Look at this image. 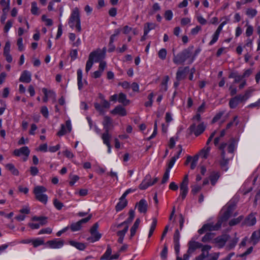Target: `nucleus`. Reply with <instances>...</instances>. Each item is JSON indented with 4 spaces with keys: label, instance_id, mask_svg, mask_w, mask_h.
Returning a JSON list of instances; mask_svg holds the SVG:
<instances>
[{
    "label": "nucleus",
    "instance_id": "obj_57",
    "mask_svg": "<svg viewBox=\"0 0 260 260\" xmlns=\"http://www.w3.org/2000/svg\"><path fill=\"white\" fill-rule=\"evenodd\" d=\"M124 228L122 230L117 232V234L118 236L124 237L125 234L127 233L128 229V225H124Z\"/></svg>",
    "mask_w": 260,
    "mask_h": 260
},
{
    "label": "nucleus",
    "instance_id": "obj_3",
    "mask_svg": "<svg viewBox=\"0 0 260 260\" xmlns=\"http://www.w3.org/2000/svg\"><path fill=\"white\" fill-rule=\"evenodd\" d=\"M46 191L47 189L46 187L40 185L35 187L33 191L36 199L44 204H46L48 202V196L45 194Z\"/></svg>",
    "mask_w": 260,
    "mask_h": 260
},
{
    "label": "nucleus",
    "instance_id": "obj_31",
    "mask_svg": "<svg viewBox=\"0 0 260 260\" xmlns=\"http://www.w3.org/2000/svg\"><path fill=\"white\" fill-rule=\"evenodd\" d=\"M210 151V147L209 146L203 148L199 152V155L201 158L206 159L208 157Z\"/></svg>",
    "mask_w": 260,
    "mask_h": 260
},
{
    "label": "nucleus",
    "instance_id": "obj_62",
    "mask_svg": "<svg viewBox=\"0 0 260 260\" xmlns=\"http://www.w3.org/2000/svg\"><path fill=\"white\" fill-rule=\"evenodd\" d=\"M79 177L77 175H72L70 176V181L69 184L71 186H73L75 183L79 180Z\"/></svg>",
    "mask_w": 260,
    "mask_h": 260
},
{
    "label": "nucleus",
    "instance_id": "obj_41",
    "mask_svg": "<svg viewBox=\"0 0 260 260\" xmlns=\"http://www.w3.org/2000/svg\"><path fill=\"white\" fill-rule=\"evenodd\" d=\"M30 11L33 15H39V8L37 7V4L36 2H33L31 3Z\"/></svg>",
    "mask_w": 260,
    "mask_h": 260
},
{
    "label": "nucleus",
    "instance_id": "obj_61",
    "mask_svg": "<svg viewBox=\"0 0 260 260\" xmlns=\"http://www.w3.org/2000/svg\"><path fill=\"white\" fill-rule=\"evenodd\" d=\"M42 20L45 22V24L47 26H51L53 24L52 20L51 19L47 18L46 16L43 15L42 16Z\"/></svg>",
    "mask_w": 260,
    "mask_h": 260
},
{
    "label": "nucleus",
    "instance_id": "obj_58",
    "mask_svg": "<svg viewBox=\"0 0 260 260\" xmlns=\"http://www.w3.org/2000/svg\"><path fill=\"white\" fill-rule=\"evenodd\" d=\"M13 24V20H9L7 22L6 24L4 27V31L5 32H8L11 27L12 26Z\"/></svg>",
    "mask_w": 260,
    "mask_h": 260
},
{
    "label": "nucleus",
    "instance_id": "obj_59",
    "mask_svg": "<svg viewBox=\"0 0 260 260\" xmlns=\"http://www.w3.org/2000/svg\"><path fill=\"white\" fill-rule=\"evenodd\" d=\"M219 35L214 32V34L212 35V40L209 43V45L210 46H212L214 44H215L219 38Z\"/></svg>",
    "mask_w": 260,
    "mask_h": 260
},
{
    "label": "nucleus",
    "instance_id": "obj_10",
    "mask_svg": "<svg viewBox=\"0 0 260 260\" xmlns=\"http://www.w3.org/2000/svg\"><path fill=\"white\" fill-rule=\"evenodd\" d=\"M46 244L50 248L58 249L61 248L64 245V241L59 239H55L47 242Z\"/></svg>",
    "mask_w": 260,
    "mask_h": 260
},
{
    "label": "nucleus",
    "instance_id": "obj_48",
    "mask_svg": "<svg viewBox=\"0 0 260 260\" xmlns=\"http://www.w3.org/2000/svg\"><path fill=\"white\" fill-rule=\"evenodd\" d=\"M215 242L219 247H222L225 245L226 240L224 238L218 237L215 239Z\"/></svg>",
    "mask_w": 260,
    "mask_h": 260
},
{
    "label": "nucleus",
    "instance_id": "obj_47",
    "mask_svg": "<svg viewBox=\"0 0 260 260\" xmlns=\"http://www.w3.org/2000/svg\"><path fill=\"white\" fill-rule=\"evenodd\" d=\"M70 228L73 232L79 231L81 229V225L78 221L75 223H73L71 224Z\"/></svg>",
    "mask_w": 260,
    "mask_h": 260
},
{
    "label": "nucleus",
    "instance_id": "obj_30",
    "mask_svg": "<svg viewBox=\"0 0 260 260\" xmlns=\"http://www.w3.org/2000/svg\"><path fill=\"white\" fill-rule=\"evenodd\" d=\"M140 219L137 218L130 230V238H132L136 234V231L140 223Z\"/></svg>",
    "mask_w": 260,
    "mask_h": 260
},
{
    "label": "nucleus",
    "instance_id": "obj_54",
    "mask_svg": "<svg viewBox=\"0 0 260 260\" xmlns=\"http://www.w3.org/2000/svg\"><path fill=\"white\" fill-rule=\"evenodd\" d=\"M219 256V252H214L209 253L208 257L207 258V260H217Z\"/></svg>",
    "mask_w": 260,
    "mask_h": 260
},
{
    "label": "nucleus",
    "instance_id": "obj_19",
    "mask_svg": "<svg viewBox=\"0 0 260 260\" xmlns=\"http://www.w3.org/2000/svg\"><path fill=\"white\" fill-rule=\"evenodd\" d=\"M256 222L255 214L251 213L246 218L244 221L242 223V224L250 226L254 225L256 223Z\"/></svg>",
    "mask_w": 260,
    "mask_h": 260
},
{
    "label": "nucleus",
    "instance_id": "obj_7",
    "mask_svg": "<svg viewBox=\"0 0 260 260\" xmlns=\"http://www.w3.org/2000/svg\"><path fill=\"white\" fill-rule=\"evenodd\" d=\"M106 49L104 47L102 50L98 49L91 52L89 57L91 56V59L95 62L101 61L105 57Z\"/></svg>",
    "mask_w": 260,
    "mask_h": 260
},
{
    "label": "nucleus",
    "instance_id": "obj_40",
    "mask_svg": "<svg viewBox=\"0 0 260 260\" xmlns=\"http://www.w3.org/2000/svg\"><path fill=\"white\" fill-rule=\"evenodd\" d=\"M157 224V219L156 218H153L152 222L150 226L149 232L148 237L150 238L153 234Z\"/></svg>",
    "mask_w": 260,
    "mask_h": 260
},
{
    "label": "nucleus",
    "instance_id": "obj_13",
    "mask_svg": "<svg viewBox=\"0 0 260 260\" xmlns=\"http://www.w3.org/2000/svg\"><path fill=\"white\" fill-rule=\"evenodd\" d=\"M77 75L78 87L79 90H81L83 89V87L85 85H87L88 84V82L86 80H84L83 81V73L82 70L81 69H79L77 70Z\"/></svg>",
    "mask_w": 260,
    "mask_h": 260
},
{
    "label": "nucleus",
    "instance_id": "obj_53",
    "mask_svg": "<svg viewBox=\"0 0 260 260\" xmlns=\"http://www.w3.org/2000/svg\"><path fill=\"white\" fill-rule=\"evenodd\" d=\"M247 28L246 29L245 34L247 37H250L253 34V27L251 25H248L246 24Z\"/></svg>",
    "mask_w": 260,
    "mask_h": 260
},
{
    "label": "nucleus",
    "instance_id": "obj_26",
    "mask_svg": "<svg viewBox=\"0 0 260 260\" xmlns=\"http://www.w3.org/2000/svg\"><path fill=\"white\" fill-rule=\"evenodd\" d=\"M178 147L180 148L178 154L176 156H174L171 158L168 164V168H167L166 170L170 171L171 169L173 167L176 160L179 157V155L182 152V147L181 145H179Z\"/></svg>",
    "mask_w": 260,
    "mask_h": 260
},
{
    "label": "nucleus",
    "instance_id": "obj_15",
    "mask_svg": "<svg viewBox=\"0 0 260 260\" xmlns=\"http://www.w3.org/2000/svg\"><path fill=\"white\" fill-rule=\"evenodd\" d=\"M190 131L196 136L201 134L205 129V127L203 123L199 124L197 126L194 124L191 125L190 127Z\"/></svg>",
    "mask_w": 260,
    "mask_h": 260
},
{
    "label": "nucleus",
    "instance_id": "obj_63",
    "mask_svg": "<svg viewBox=\"0 0 260 260\" xmlns=\"http://www.w3.org/2000/svg\"><path fill=\"white\" fill-rule=\"evenodd\" d=\"M253 89L252 88H249L247 89L244 94V95H242L243 96V101L247 100L250 96L252 92L253 91Z\"/></svg>",
    "mask_w": 260,
    "mask_h": 260
},
{
    "label": "nucleus",
    "instance_id": "obj_18",
    "mask_svg": "<svg viewBox=\"0 0 260 260\" xmlns=\"http://www.w3.org/2000/svg\"><path fill=\"white\" fill-rule=\"evenodd\" d=\"M110 113L113 115H118L121 116H124L127 114L125 109L121 105L116 106L110 111Z\"/></svg>",
    "mask_w": 260,
    "mask_h": 260
},
{
    "label": "nucleus",
    "instance_id": "obj_35",
    "mask_svg": "<svg viewBox=\"0 0 260 260\" xmlns=\"http://www.w3.org/2000/svg\"><path fill=\"white\" fill-rule=\"evenodd\" d=\"M0 4L3 7V12L8 13L10 9V0H1Z\"/></svg>",
    "mask_w": 260,
    "mask_h": 260
},
{
    "label": "nucleus",
    "instance_id": "obj_25",
    "mask_svg": "<svg viewBox=\"0 0 260 260\" xmlns=\"http://www.w3.org/2000/svg\"><path fill=\"white\" fill-rule=\"evenodd\" d=\"M189 247L187 250L188 253H192L198 248H201L203 244L198 242L190 241L188 243Z\"/></svg>",
    "mask_w": 260,
    "mask_h": 260
},
{
    "label": "nucleus",
    "instance_id": "obj_37",
    "mask_svg": "<svg viewBox=\"0 0 260 260\" xmlns=\"http://www.w3.org/2000/svg\"><path fill=\"white\" fill-rule=\"evenodd\" d=\"M251 240L254 245H255L260 241V233L257 231H254L251 236Z\"/></svg>",
    "mask_w": 260,
    "mask_h": 260
},
{
    "label": "nucleus",
    "instance_id": "obj_46",
    "mask_svg": "<svg viewBox=\"0 0 260 260\" xmlns=\"http://www.w3.org/2000/svg\"><path fill=\"white\" fill-rule=\"evenodd\" d=\"M93 62L94 61H93V60L91 59V56L89 57L88 59L86 62L85 67V71L86 73H87L91 69L93 64Z\"/></svg>",
    "mask_w": 260,
    "mask_h": 260
},
{
    "label": "nucleus",
    "instance_id": "obj_50",
    "mask_svg": "<svg viewBox=\"0 0 260 260\" xmlns=\"http://www.w3.org/2000/svg\"><path fill=\"white\" fill-rule=\"evenodd\" d=\"M213 234L211 233H207L202 238V241L203 242H207L211 240L213 238Z\"/></svg>",
    "mask_w": 260,
    "mask_h": 260
},
{
    "label": "nucleus",
    "instance_id": "obj_44",
    "mask_svg": "<svg viewBox=\"0 0 260 260\" xmlns=\"http://www.w3.org/2000/svg\"><path fill=\"white\" fill-rule=\"evenodd\" d=\"M243 219V216H240L238 218L233 219L229 222V225L230 226H234L239 223Z\"/></svg>",
    "mask_w": 260,
    "mask_h": 260
},
{
    "label": "nucleus",
    "instance_id": "obj_32",
    "mask_svg": "<svg viewBox=\"0 0 260 260\" xmlns=\"http://www.w3.org/2000/svg\"><path fill=\"white\" fill-rule=\"evenodd\" d=\"M90 234L91 237H88L87 240L92 243L99 241L102 237V235L99 232H93Z\"/></svg>",
    "mask_w": 260,
    "mask_h": 260
},
{
    "label": "nucleus",
    "instance_id": "obj_29",
    "mask_svg": "<svg viewBox=\"0 0 260 260\" xmlns=\"http://www.w3.org/2000/svg\"><path fill=\"white\" fill-rule=\"evenodd\" d=\"M135 217V211L133 210H130L129 211V217L123 222L119 224L117 226L118 228H120L123 225H128V223L132 222Z\"/></svg>",
    "mask_w": 260,
    "mask_h": 260
},
{
    "label": "nucleus",
    "instance_id": "obj_23",
    "mask_svg": "<svg viewBox=\"0 0 260 260\" xmlns=\"http://www.w3.org/2000/svg\"><path fill=\"white\" fill-rule=\"evenodd\" d=\"M42 92L44 94V97L43 98L44 102H47L49 98H51L54 100H55L56 94L53 91L48 90L46 88H43L42 89Z\"/></svg>",
    "mask_w": 260,
    "mask_h": 260
},
{
    "label": "nucleus",
    "instance_id": "obj_52",
    "mask_svg": "<svg viewBox=\"0 0 260 260\" xmlns=\"http://www.w3.org/2000/svg\"><path fill=\"white\" fill-rule=\"evenodd\" d=\"M191 192L193 194H196L199 192L202 189V186L199 184H194L191 186Z\"/></svg>",
    "mask_w": 260,
    "mask_h": 260
},
{
    "label": "nucleus",
    "instance_id": "obj_34",
    "mask_svg": "<svg viewBox=\"0 0 260 260\" xmlns=\"http://www.w3.org/2000/svg\"><path fill=\"white\" fill-rule=\"evenodd\" d=\"M112 249L110 246H108L105 252L101 256V260H111Z\"/></svg>",
    "mask_w": 260,
    "mask_h": 260
},
{
    "label": "nucleus",
    "instance_id": "obj_5",
    "mask_svg": "<svg viewBox=\"0 0 260 260\" xmlns=\"http://www.w3.org/2000/svg\"><path fill=\"white\" fill-rule=\"evenodd\" d=\"M188 176L186 175L180 186V196L177 199V202H182L186 198L188 192Z\"/></svg>",
    "mask_w": 260,
    "mask_h": 260
},
{
    "label": "nucleus",
    "instance_id": "obj_4",
    "mask_svg": "<svg viewBox=\"0 0 260 260\" xmlns=\"http://www.w3.org/2000/svg\"><path fill=\"white\" fill-rule=\"evenodd\" d=\"M236 142L234 140H231L228 143H223L219 147V149L222 151L221 156L223 159L224 162H221L220 164L221 166L224 165L228 163V160L225 158L224 151L225 148L228 146V150L229 153H233L236 148Z\"/></svg>",
    "mask_w": 260,
    "mask_h": 260
},
{
    "label": "nucleus",
    "instance_id": "obj_20",
    "mask_svg": "<svg viewBox=\"0 0 260 260\" xmlns=\"http://www.w3.org/2000/svg\"><path fill=\"white\" fill-rule=\"evenodd\" d=\"M138 211L141 213H146L147 211L148 204L145 199H141L137 204Z\"/></svg>",
    "mask_w": 260,
    "mask_h": 260
},
{
    "label": "nucleus",
    "instance_id": "obj_55",
    "mask_svg": "<svg viewBox=\"0 0 260 260\" xmlns=\"http://www.w3.org/2000/svg\"><path fill=\"white\" fill-rule=\"evenodd\" d=\"M17 45L18 47V50L20 51H22L24 50V47L23 44L22 38L20 37L18 39L17 41Z\"/></svg>",
    "mask_w": 260,
    "mask_h": 260
},
{
    "label": "nucleus",
    "instance_id": "obj_21",
    "mask_svg": "<svg viewBox=\"0 0 260 260\" xmlns=\"http://www.w3.org/2000/svg\"><path fill=\"white\" fill-rule=\"evenodd\" d=\"M189 68L186 67L185 68L180 67L176 73V79L178 81L183 80L185 78L186 73L188 71Z\"/></svg>",
    "mask_w": 260,
    "mask_h": 260
},
{
    "label": "nucleus",
    "instance_id": "obj_9",
    "mask_svg": "<svg viewBox=\"0 0 260 260\" xmlns=\"http://www.w3.org/2000/svg\"><path fill=\"white\" fill-rule=\"evenodd\" d=\"M72 127L71 121L70 120H68L66 122V126L62 124H61V128L57 133V136L59 137L62 136L66 135L67 133H70L72 131Z\"/></svg>",
    "mask_w": 260,
    "mask_h": 260
},
{
    "label": "nucleus",
    "instance_id": "obj_36",
    "mask_svg": "<svg viewBox=\"0 0 260 260\" xmlns=\"http://www.w3.org/2000/svg\"><path fill=\"white\" fill-rule=\"evenodd\" d=\"M111 137V136L109 134V132L105 131L102 135V139L103 141L104 144L106 145H109L110 143V139Z\"/></svg>",
    "mask_w": 260,
    "mask_h": 260
},
{
    "label": "nucleus",
    "instance_id": "obj_28",
    "mask_svg": "<svg viewBox=\"0 0 260 260\" xmlns=\"http://www.w3.org/2000/svg\"><path fill=\"white\" fill-rule=\"evenodd\" d=\"M220 177V174L218 172H213L209 176V179L212 186H214Z\"/></svg>",
    "mask_w": 260,
    "mask_h": 260
},
{
    "label": "nucleus",
    "instance_id": "obj_16",
    "mask_svg": "<svg viewBox=\"0 0 260 260\" xmlns=\"http://www.w3.org/2000/svg\"><path fill=\"white\" fill-rule=\"evenodd\" d=\"M243 96L242 94H239L232 98L229 102V106L231 108H235L240 102L243 101Z\"/></svg>",
    "mask_w": 260,
    "mask_h": 260
},
{
    "label": "nucleus",
    "instance_id": "obj_42",
    "mask_svg": "<svg viewBox=\"0 0 260 260\" xmlns=\"http://www.w3.org/2000/svg\"><path fill=\"white\" fill-rule=\"evenodd\" d=\"M31 243L34 247H37L44 244V241L41 238H36L35 239H32Z\"/></svg>",
    "mask_w": 260,
    "mask_h": 260
},
{
    "label": "nucleus",
    "instance_id": "obj_49",
    "mask_svg": "<svg viewBox=\"0 0 260 260\" xmlns=\"http://www.w3.org/2000/svg\"><path fill=\"white\" fill-rule=\"evenodd\" d=\"M158 56L159 58L162 60H164L166 58L167 56V50L166 49L162 48L158 52Z\"/></svg>",
    "mask_w": 260,
    "mask_h": 260
},
{
    "label": "nucleus",
    "instance_id": "obj_33",
    "mask_svg": "<svg viewBox=\"0 0 260 260\" xmlns=\"http://www.w3.org/2000/svg\"><path fill=\"white\" fill-rule=\"evenodd\" d=\"M69 243L71 245L80 250H83L86 248L85 245L83 243L78 242L75 241H70Z\"/></svg>",
    "mask_w": 260,
    "mask_h": 260
},
{
    "label": "nucleus",
    "instance_id": "obj_45",
    "mask_svg": "<svg viewBox=\"0 0 260 260\" xmlns=\"http://www.w3.org/2000/svg\"><path fill=\"white\" fill-rule=\"evenodd\" d=\"M257 13V12L256 9H252V8H248L247 9L246 14V15L251 17L253 18L255 17Z\"/></svg>",
    "mask_w": 260,
    "mask_h": 260
},
{
    "label": "nucleus",
    "instance_id": "obj_51",
    "mask_svg": "<svg viewBox=\"0 0 260 260\" xmlns=\"http://www.w3.org/2000/svg\"><path fill=\"white\" fill-rule=\"evenodd\" d=\"M53 205L54 207L58 210H61L63 206V203L60 202L57 199H54L53 200Z\"/></svg>",
    "mask_w": 260,
    "mask_h": 260
},
{
    "label": "nucleus",
    "instance_id": "obj_8",
    "mask_svg": "<svg viewBox=\"0 0 260 260\" xmlns=\"http://www.w3.org/2000/svg\"><path fill=\"white\" fill-rule=\"evenodd\" d=\"M151 176L149 174H147L145 177L144 179L141 182V183L139 185V188L141 190H145L149 186H152L155 183H156L158 179L157 178H155L154 179L153 181L151 180Z\"/></svg>",
    "mask_w": 260,
    "mask_h": 260
},
{
    "label": "nucleus",
    "instance_id": "obj_2",
    "mask_svg": "<svg viewBox=\"0 0 260 260\" xmlns=\"http://www.w3.org/2000/svg\"><path fill=\"white\" fill-rule=\"evenodd\" d=\"M68 24L71 28L75 29L77 32L81 31L80 11L78 8L76 7L72 10L68 20Z\"/></svg>",
    "mask_w": 260,
    "mask_h": 260
},
{
    "label": "nucleus",
    "instance_id": "obj_27",
    "mask_svg": "<svg viewBox=\"0 0 260 260\" xmlns=\"http://www.w3.org/2000/svg\"><path fill=\"white\" fill-rule=\"evenodd\" d=\"M118 102L123 106H127L130 103V101L127 99L126 94L122 92L118 94Z\"/></svg>",
    "mask_w": 260,
    "mask_h": 260
},
{
    "label": "nucleus",
    "instance_id": "obj_38",
    "mask_svg": "<svg viewBox=\"0 0 260 260\" xmlns=\"http://www.w3.org/2000/svg\"><path fill=\"white\" fill-rule=\"evenodd\" d=\"M6 168L10 171L14 175L18 176L19 175L18 170L12 164H8L6 165Z\"/></svg>",
    "mask_w": 260,
    "mask_h": 260
},
{
    "label": "nucleus",
    "instance_id": "obj_22",
    "mask_svg": "<svg viewBox=\"0 0 260 260\" xmlns=\"http://www.w3.org/2000/svg\"><path fill=\"white\" fill-rule=\"evenodd\" d=\"M127 205V201L125 198L121 197L119 199V202L115 206V210L117 212H119L123 209Z\"/></svg>",
    "mask_w": 260,
    "mask_h": 260
},
{
    "label": "nucleus",
    "instance_id": "obj_12",
    "mask_svg": "<svg viewBox=\"0 0 260 260\" xmlns=\"http://www.w3.org/2000/svg\"><path fill=\"white\" fill-rule=\"evenodd\" d=\"M201 248L202 253L196 257V260H204L207 258L209 254V251L211 249V246L209 245H203Z\"/></svg>",
    "mask_w": 260,
    "mask_h": 260
},
{
    "label": "nucleus",
    "instance_id": "obj_6",
    "mask_svg": "<svg viewBox=\"0 0 260 260\" xmlns=\"http://www.w3.org/2000/svg\"><path fill=\"white\" fill-rule=\"evenodd\" d=\"M190 52L185 49L176 55H174L173 61L176 64H182L190 57Z\"/></svg>",
    "mask_w": 260,
    "mask_h": 260
},
{
    "label": "nucleus",
    "instance_id": "obj_11",
    "mask_svg": "<svg viewBox=\"0 0 260 260\" xmlns=\"http://www.w3.org/2000/svg\"><path fill=\"white\" fill-rule=\"evenodd\" d=\"M29 153L30 150L27 146H24L20 149H15L13 152V154L17 156H19L21 155H24L25 157L23 158L24 161H26L27 160Z\"/></svg>",
    "mask_w": 260,
    "mask_h": 260
},
{
    "label": "nucleus",
    "instance_id": "obj_64",
    "mask_svg": "<svg viewBox=\"0 0 260 260\" xmlns=\"http://www.w3.org/2000/svg\"><path fill=\"white\" fill-rule=\"evenodd\" d=\"M11 49V44L9 41L6 42L4 48V54L10 53Z\"/></svg>",
    "mask_w": 260,
    "mask_h": 260
},
{
    "label": "nucleus",
    "instance_id": "obj_14",
    "mask_svg": "<svg viewBox=\"0 0 260 260\" xmlns=\"http://www.w3.org/2000/svg\"><path fill=\"white\" fill-rule=\"evenodd\" d=\"M180 233L178 230H176L175 232L173 237V242L174 244V249L176 255H179L180 250Z\"/></svg>",
    "mask_w": 260,
    "mask_h": 260
},
{
    "label": "nucleus",
    "instance_id": "obj_1",
    "mask_svg": "<svg viewBox=\"0 0 260 260\" xmlns=\"http://www.w3.org/2000/svg\"><path fill=\"white\" fill-rule=\"evenodd\" d=\"M233 210V207L228 206L226 210L224 211L221 220H219L215 224L213 223L204 224L202 228L199 230L198 233L200 234H203L208 231L218 230L221 226L222 220H226L232 216Z\"/></svg>",
    "mask_w": 260,
    "mask_h": 260
},
{
    "label": "nucleus",
    "instance_id": "obj_60",
    "mask_svg": "<svg viewBox=\"0 0 260 260\" xmlns=\"http://www.w3.org/2000/svg\"><path fill=\"white\" fill-rule=\"evenodd\" d=\"M170 171L166 170L165 173L164 174V176H163V177L162 179V181H161L162 183H163V184L165 183L168 181V180L169 179V177H170Z\"/></svg>",
    "mask_w": 260,
    "mask_h": 260
},
{
    "label": "nucleus",
    "instance_id": "obj_24",
    "mask_svg": "<svg viewBox=\"0 0 260 260\" xmlns=\"http://www.w3.org/2000/svg\"><path fill=\"white\" fill-rule=\"evenodd\" d=\"M31 73L28 71H24L22 73L19 78V81L23 83H28L31 81Z\"/></svg>",
    "mask_w": 260,
    "mask_h": 260
},
{
    "label": "nucleus",
    "instance_id": "obj_43",
    "mask_svg": "<svg viewBox=\"0 0 260 260\" xmlns=\"http://www.w3.org/2000/svg\"><path fill=\"white\" fill-rule=\"evenodd\" d=\"M169 78L168 76H166L164 77L161 84V89L164 91H166L168 89L167 84L169 81Z\"/></svg>",
    "mask_w": 260,
    "mask_h": 260
},
{
    "label": "nucleus",
    "instance_id": "obj_56",
    "mask_svg": "<svg viewBox=\"0 0 260 260\" xmlns=\"http://www.w3.org/2000/svg\"><path fill=\"white\" fill-rule=\"evenodd\" d=\"M154 96V94L153 93H150L148 96V101L146 102L145 103V106L146 107H151L153 103V98Z\"/></svg>",
    "mask_w": 260,
    "mask_h": 260
},
{
    "label": "nucleus",
    "instance_id": "obj_17",
    "mask_svg": "<svg viewBox=\"0 0 260 260\" xmlns=\"http://www.w3.org/2000/svg\"><path fill=\"white\" fill-rule=\"evenodd\" d=\"M104 129L105 131L109 132L111 129L113 127V124L112 119L108 116H105L104 117V120L102 122Z\"/></svg>",
    "mask_w": 260,
    "mask_h": 260
},
{
    "label": "nucleus",
    "instance_id": "obj_39",
    "mask_svg": "<svg viewBox=\"0 0 260 260\" xmlns=\"http://www.w3.org/2000/svg\"><path fill=\"white\" fill-rule=\"evenodd\" d=\"M34 221H39L41 225L46 224L47 223V218L44 216H34L32 218Z\"/></svg>",
    "mask_w": 260,
    "mask_h": 260
}]
</instances>
